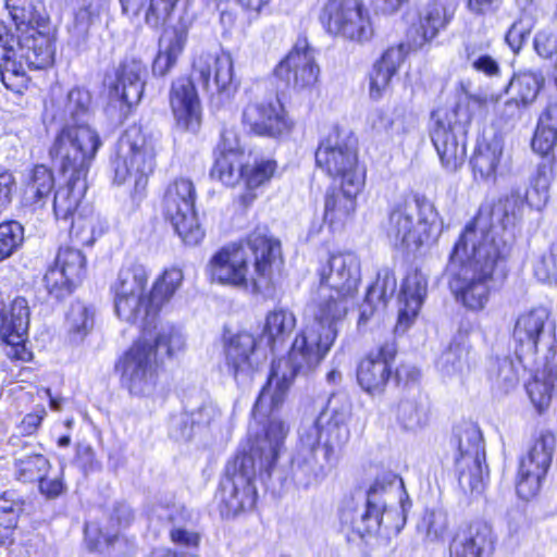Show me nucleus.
Wrapping results in <instances>:
<instances>
[{
  "instance_id": "obj_1",
  "label": "nucleus",
  "mask_w": 557,
  "mask_h": 557,
  "mask_svg": "<svg viewBox=\"0 0 557 557\" xmlns=\"http://www.w3.org/2000/svg\"><path fill=\"white\" fill-rule=\"evenodd\" d=\"M352 298L329 287L318 286L308 307L305 327L294 339L288 359L273 362L268 382L260 391L252 410L255 420L261 422L268 418V421L255 434L249 450L236 455L226 465L225 476L221 482L220 496L227 515L235 516L255 507L257 473L260 476L271 475L289 431V426L275 412L285 401L296 374L317 367L330 351Z\"/></svg>"
},
{
  "instance_id": "obj_2",
  "label": "nucleus",
  "mask_w": 557,
  "mask_h": 557,
  "mask_svg": "<svg viewBox=\"0 0 557 557\" xmlns=\"http://www.w3.org/2000/svg\"><path fill=\"white\" fill-rule=\"evenodd\" d=\"M522 206L518 193H511L496 203L481 206L455 244L447 264L448 285L456 299L468 309L485 307L493 275L509 256L510 247L497 236L495 223H513Z\"/></svg>"
},
{
  "instance_id": "obj_3",
  "label": "nucleus",
  "mask_w": 557,
  "mask_h": 557,
  "mask_svg": "<svg viewBox=\"0 0 557 557\" xmlns=\"http://www.w3.org/2000/svg\"><path fill=\"white\" fill-rule=\"evenodd\" d=\"M350 416L348 400L333 395L314 420L301 423L292 459V476L297 486H317L337 465L350 438Z\"/></svg>"
},
{
  "instance_id": "obj_4",
  "label": "nucleus",
  "mask_w": 557,
  "mask_h": 557,
  "mask_svg": "<svg viewBox=\"0 0 557 557\" xmlns=\"http://www.w3.org/2000/svg\"><path fill=\"white\" fill-rule=\"evenodd\" d=\"M283 264L281 243L265 232L256 231L246 244L223 247L210 260L212 281L252 293L271 296L274 273Z\"/></svg>"
},
{
  "instance_id": "obj_5",
  "label": "nucleus",
  "mask_w": 557,
  "mask_h": 557,
  "mask_svg": "<svg viewBox=\"0 0 557 557\" xmlns=\"http://www.w3.org/2000/svg\"><path fill=\"white\" fill-rule=\"evenodd\" d=\"M184 346L183 334L171 325L162 326L158 332L141 333L116 363L122 386L135 397L152 396L158 384V349L164 348L168 356H173Z\"/></svg>"
},
{
  "instance_id": "obj_6",
  "label": "nucleus",
  "mask_w": 557,
  "mask_h": 557,
  "mask_svg": "<svg viewBox=\"0 0 557 557\" xmlns=\"http://www.w3.org/2000/svg\"><path fill=\"white\" fill-rule=\"evenodd\" d=\"M494 100L493 97L469 95L466 103L458 102L449 110L433 112L430 137L441 164L447 172H456L465 163L468 127L472 120L470 103L481 107Z\"/></svg>"
},
{
  "instance_id": "obj_7",
  "label": "nucleus",
  "mask_w": 557,
  "mask_h": 557,
  "mask_svg": "<svg viewBox=\"0 0 557 557\" xmlns=\"http://www.w3.org/2000/svg\"><path fill=\"white\" fill-rule=\"evenodd\" d=\"M157 140L151 134L132 127L120 138L111 161L113 182H132L136 190L144 189L156 168Z\"/></svg>"
},
{
  "instance_id": "obj_8",
  "label": "nucleus",
  "mask_w": 557,
  "mask_h": 557,
  "mask_svg": "<svg viewBox=\"0 0 557 557\" xmlns=\"http://www.w3.org/2000/svg\"><path fill=\"white\" fill-rule=\"evenodd\" d=\"M315 163L341 186H350L351 191L362 189L364 171L358 161V150L352 138L337 128L331 131L315 150Z\"/></svg>"
},
{
  "instance_id": "obj_9",
  "label": "nucleus",
  "mask_w": 557,
  "mask_h": 557,
  "mask_svg": "<svg viewBox=\"0 0 557 557\" xmlns=\"http://www.w3.org/2000/svg\"><path fill=\"white\" fill-rule=\"evenodd\" d=\"M451 444L457 449L455 463L459 487L465 494H482L485 488L487 471L483 469L485 450L479 426L472 422L458 424L454 429Z\"/></svg>"
},
{
  "instance_id": "obj_10",
  "label": "nucleus",
  "mask_w": 557,
  "mask_h": 557,
  "mask_svg": "<svg viewBox=\"0 0 557 557\" xmlns=\"http://www.w3.org/2000/svg\"><path fill=\"white\" fill-rule=\"evenodd\" d=\"M101 141L88 124L65 125L57 135L49 154L60 171L70 176H87Z\"/></svg>"
},
{
  "instance_id": "obj_11",
  "label": "nucleus",
  "mask_w": 557,
  "mask_h": 557,
  "mask_svg": "<svg viewBox=\"0 0 557 557\" xmlns=\"http://www.w3.org/2000/svg\"><path fill=\"white\" fill-rule=\"evenodd\" d=\"M195 185L185 177L175 178L170 183L162 200L164 218L187 245L199 244L205 235L195 212Z\"/></svg>"
},
{
  "instance_id": "obj_12",
  "label": "nucleus",
  "mask_w": 557,
  "mask_h": 557,
  "mask_svg": "<svg viewBox=\"0 0 557 557\" xmlns=\"http://www.w3.org/2000/svg\"><path fill=\"white\" fill-rule=\"evenodd\" d=\"M327 33L363 42L373 35L368 10L359 0H329L320 14Z\"/></svg>"
},
{
  "instance_id": "obj_13",
  "label": "nucleus",
  "mask_w": 557,
  "mask_h": 557,
  "mask_svg": "<svg viewBox=\"0 0 557 557\" xmlns=\"http://www.w3.org/2000/svg\"><path fill=\"white\" fill-rule=\"evenodd\" d=\"M403 487V480L393 472L377 475L368 490L364 510L351 522L352 529L361 537L377 534L382 527L391 530L387 520L397 512L388 508L385 497Z\"/></svg>"
},
{
  "instance_id": "obj_14",
  "label": "nucleus",
  "mask_w": 557,
  "mask_h": 557,
  "mask_svg": "<svg viewBox=\"0 0 557 557\" xmlns=\"http://www.w3.org/2000/svg\"><path fill=\"white\" fill-rule=\"evenodd\" d=\"M385 231L394 246L416 250L430 239L432 225L418 216L417 203L401 200L393 206Z\"/></svg>"
},
{
  "instance_id": "obj_15",
  "label": "nucleus",
  "mask_w": 557,
  "mask_h": 557,
  "mask_svg": "<svg viewBox=\"0 0 557 557\" xmlns=\"http://www.w3.org/2000/svg\"><path fill=\"white\" fill-rule=\"evenodd\" d=\"M319 73L314 50L307 39H298L274 70L278 79L296 89L313 86L318 81Z\"/></svg>"
},
{
  "instance_id": "obj_16",
  "label": "nucleus",
  "mask_w": 557,
  "mask_h": 557,
  "mask_svg": "<svg viewBox=\"0 0 557 557\" xmlns=\"http://www.w3.org/2000/svg\"><path fill=\"white\" fill-rule=\"evenodd\" d=\"M253 335L243 332L232 336L225 344V366L238 386H248L262 361L256 350Z\"/></svg>"
},
{
  "instance_id": "obj_17",
  "label": "nucleus",
  "mask_w": 557,
  "mask_h": 557,
  "mask_svg": "<svg viewBox=\"0 0 557 557\" xmlns=\"http://www.w3.org/2000/svg\"><path fill=\"white\" fill-rule=\"evenodd\" d=\"M29 311L24 298L13 301L10 314L0 299V346L11 359L27 360L30 356L25 347Z\"/></svg>"
},
{
  "instance_id": "obj_18",
  "label": "nucleus",
  "mask_w": 557,
  "mask_h": 557,
  "mask_svg": "<svg viewBox=\"0 0 557 557\" xmlns=\"http://www.w3.org/2000/svg\"><path fill=\"white\" fill-rule=\"evenodd\" d=\"M319 286L355 297L361 282V263L351 252L333 255L318 270Z\"/></svg>"
},
{
  "instance_id": "obj_19",
  "label": "nucleus",
  "mask_w": 557,
  "mask_h": 557,
  "mask_svg": "<svg viewBox=\"0 0 557 557\" xmlns=\"http://www.w3.org/2000/svg\"><path fill=\"white\" fill-rule=\"evenodd\" d=\"M147 66L138 59H125L115 72V81L109 86V99L111 104L119 106L124 111L138 103L144 94Z\"/></svg>"
},
{
  "instance_id": "obj_20",
  "label": "nucleus",
  "mask_w": 557,
  "mask_h": 557,
  "mask_svg": "<svg viewBox=\"0 0 557 557\" xmlns=\"http://www.w3.org/2000/svg\"><path fill=\"white\" fill-rule=\"evenodd\" d=\"M193 73L211 95L230 97L237 90L233 60L227 53L200 55L194 63Z\"/></svg>"
},
{
  "instance_id": "obj_21",
  "label": "nucleus",
  "mask_w": 557,
  "mask_h": 557,
  "mask_svg": "<svg viewBox=\"0 0 557 557\" xmlns=\"http://www.w3.org/2000/svg\"><path fill=\"white\" fill-rule=\"evenodd\" d=\"M243 123L261 136L277 137L289 129L285 110L277 97L255 99L243 111Z\"/></svg>"
},
{
  "instance_id": "obj_22",
  "label": "nucleus",
  "mask_w": 557,
  "mask_h": 557,
  "mask_svg": "<svg viewBox=\"0 0 557 557\" xmlns=\"http://www.w3.org/2000/svg\"><path fill=\"white\" fill-rule=\"evenodd\" d=\"M169 101L176 127L185 132H197L201 123V109L190 77L181 76L173 81Z\"/></svg>"
},
{
  "instance_id": "obj_23",
  "label": "nucleus",
  "mask_w": 557,
  "mask_h": 557,
  "mask_svg": "<svg viewBox=\"0 0 557 557\" xmlns=\"http://www.w3.org/2000/svg\"><path fill=\"white\" fill-rule=\"evenodd\" d=\"M548 312L544 308H535L517 318L512 337L516 343L515 355L527 359V366H533L537 352V344L544 332Z\"/></svg>"
},
{
  "instance_id": "obj_24",
  "label": "nucleus",
  "mask_w": 557,
  "mask_h": 557,
  "mask_svg": "<svg viewBox=\"0 0 557 557\" xmlns=\"http://www.w3.org/2000/svg\"><path fill=\"white\" fill-rule=\"evenodd\" d=\"M397 349L394 342H387L374 354L363 359L358 368L357 379L368 393L381 392L392 374V363Z\"/></svg>"
},
{
  "instance_id": "obj_25",
  "label": "nucleus",
  "mask_w": 557,
  "mask_h": 557,
  "mask_svg": "<svg viewBox=\"0 0 557 557\" xmlns=\"http://www.w3.org/2000/svg\"><path fill=\"white\" fill-rule=\"evenodd\" d=\"M492 527L485 521H474L454 537L450 557H488L494 549Z\"/></svg>"
},
{
  "instance_id": "obj_26",
  "label": "nucleus",
  "mask_w": 557,
  "mask_h": 557,
  "mask_svg": "<svg viewBox=\"0 0 557 557\" xmlns=\"http://www.w3.org/2000/svg\"><path fill=\"white\" fill-rule=\"evenodd\" d=\"M428 292V280L419 271L409 273L401 285L399 295L398 319L396 332L406 330L416 320Z\"/></svg>"
},
{
  "instance_id": "obj_27",
  "label": "nucleus",
  "mask_w": 557,
  "mask_h": 557,
  "mask_svg": "<svg viewBox=\"0 0 557 557\" xmlns=\"http://www.w3.org/2000/svg\"><path fill=\"white\" fill-rule=\"evenodd\" d=\"M114 307L121 320L133 324L140 322L143 333L159 331L156 323L159 311L150 295L131 294L122 296V294H114Z\"/></svg>"
},
{
  "instance_id": "obj_28",
  "label": "nucleus",
  "mask_w": 557,
  "mask_h": 557,
  "mask_svg": "<svg viewBox=\"0 0 557 557\" xmlns=\"http://www.w3.org/2000/svg\"><path fill=\"white\" fill-rule=\"evenodd\" d=\"M476 363L475 352L467 337L457 335L437 360V369L443 376L462 377Z\"/></svg>"
},
{
  "instance_id": "obj_29",
  "label": "nucleus",
  "mask_w": 557,
  "mask_h": 557,
  "mask_svg": "<svg viewBox=\"0 0 557 557\" xmlns=\"http://www.w3.org/2000/svg\"><path fill=\"white\" fill-rule=\"evenodd\" d=\"M218 406L209 398H203L197 405L189 403L185 412L171 421V433L176 438L188 440L195 426H208L220 417Z\"/></svg>"
},
{
  "instance_id": "obj_30",
  "label": "nucleus",
  "mask_w": 557,
  "mask_h": 557,
  "mask_svg": "<svg viewBox=\"0 0 557 557\" xmlns=\"http://www.w3.org/2000/svg\"><path fill=\"white\" fill-rule=\"evenodd\" d=\"M407 52V47L399 44L386 49L380 60L374 63L370 74V97L372 99H380L389 87L392 77L397 73Z\"/></svg>"
},
{
  "instance_id": "obj_31",
  "label": "nucleus",
  "mask_w": 557,
  "mask_h": 557,
  "mask_svg": "<svg viewBox=\"0 0 557 557\" xmlns=\"http://www.w3.org/2000/svg\"><path fill=\"white\" fill-rule=\"evenodd\" d=\"M188 37L185 26H175L164 33L160 39L159 52L152 64L154 76H165L176 64Z\"/></svg>"
},
{
  "instance_id": "obj_32",
  "label": "nucleus",
  "mask_w": 557,
  "mask_h": 557,
  "mask_svg": "<svg viewBox=\"0 0 557 557\" xmlns=\"http://www.w3.org/2000/svg\"><path fill=\"white\" fill-rule=\"evenodd\" d=\"M87 190L86 176H70L65 185L60 186L53 198V211L57 219L67 220L76 214Z\"/></svg>"
},
{
  "instance_id": "obj_33",
  "label": "nucleus",
  "mask_w": 557,
  "mask_h": 557,
  "mask_svg": "<svg viewBox=\"0 0 557 557\" xmlns=\"http://www.w3.org/2000/svg\"><path fill=\"white\" fill-rule=\"evenodd\" d=\"M20 54L25 59L29 70H41L50 66L53 62L54 50L49 35L34 30L17 42Z\"/></svg>"
},
{
  "instance_id": "obj_34",
  "label": "nucleus",
  "mask_w": 557,
  "mask_h": 557,
  "mask_svg": "<svg viewBox=\"0 0 557 557\" xmlns=\"http://www.w3.org/2000/svg\"><path fill=\"white\" fill-rule=\"evenodd\" d=\"M361 189L351 191L350 186H341L338 190L329 193L325 197L324 221L330 227H342L356 209V197Z\"/></svg>"
},
{
  "instance_id": "obj_35",
  "label": "nucleus",
  "mask_w": 557,
  "mask_h": 557,
  "mask_svg": "<svg viewBox=\"0 0 557 557\" xmlns=\"http://www.w3.org/2000/svg\"><path fill=\"white\" fill-rule=\"evenodd\" d=\"M455 14V5H446L443 2L435 1L426 5L420 14L419 39H414L416 47H422L424 44L434 39L437 34L444 29L451 21Z\"/></svg>"
},
{
  "instance_id": "obj_36",
  "label": "nucleus",
  "mask_w": 557,
  "mask_h": 557,
  "mask_svg": "<svg viewBox=\"0 0 557 557\" xmlns=\"http://www.w3.org/2000/svg\"><path fill=\"white\" fill-rule=\"evenodd\" d=\"M503 157V144L494 138L481 144L471 159L472 171L475 178L484 182H494Z\"/></svg>"
},
{
  "instance_id": "obj_37",
  "label": "nucleus",
  "mask_w": 557,
  "mask_h": 557,
  "mask_svg": "<svg viewBox=\"0 0 557 557\" xmlns=\"http://www.w3.org/2000/svg\"><path fill=\"white\" fill-rule=\"evenodd\" d=\"M527 359L519 358L516 355V359L511 357L497 358L488 370V376L496 388L504 393H508L513 389L520 379V372L522 370H531L533 366H527Z\"/></svg>"
},
{
  "instance_id": "obj_38",
  "label": "nucleus",
  "mask_w": 557,
  "mask_h": 557,
  "mask_svg": "<svg viewBox=\"0 0 557 557\" xmlns=\"http://www.w3.org/2000/svg\"><path fill=\"white\" fill-rule=\"evenodd\" d=\"M296 326V317L285 308H275L265 317L263 334L271 346L282 344L289 337Z\"/></svg>"
},
{
  "instance_id": "obj_39",
  "label": "nucleus",
  "mask_w": 557,
  "mask_h": 557,
  "mask_svg": "<svg viewBox=\"0 0 557 557\" xmlns=\"http://www.w3.org/2000/svg\"><path fill=\"white\" fill-rule=\"evenodd\" d=\"M54 187V176L50 169L36 165L29 175L24 190L27 205L41 207Z\"/></svg>"
},
{
  "instance_id": "obj_40",
  "label": "nucleus",
  "mask_w": 557,
  "mask_h": 557,
  "mask_svg": "<svg viewBox=\"0 0 557 557\" xmlns=\"http://www.w3.org/2000/svg\"><path fill=\"white\" fill-rule=\"evenodd\" d=\"M95 310L81 300L71 304L66 313V326L72 342L78 343L92 330Z\"/></svg>"
},
{
  "instance_id": "obj_41",
  "label": "nucleus",
  "mask_w": 557,
  "mask_h": 557,
  "mask_svg": "<svg viewBox=\"0 0 557 557\" xmlns=\"http://www.w3.org/2000/svg\"><path fill=\"white\" fill-rule=\"evenodd\" d=\"M555 448V436L550 432H542L530 446L527 455L521 459L522 467L533 468L547 473Z\"/></svg>"
},
{
  "instance_id": "obj_42",
  "label": "nucleus",
  "mask_w": 557,
  "mask_h": 557,
  "mask_svg": "<svg viewBox=\"0 0 557 557\" xmlns=\"http://www.w3.org/2000/svg\"><path fill=\"white\" fill-rule=\"evenodd\" d=\"M555 448V436L550 432H542L530 446L527 455L521 459L522 467L533 468L547 473Z\"/></svg>"
},
{
  "instance_id": "obj_43",
  "label": "nucleus",
  "mask_w": 557,
  "mask_h": 557,
  "mask_svg": "<svg viewBox=\"0 0 557 557\" xmlns=\"http://www.w3.org/2000/svg\"><path fill=\"white\" fill-rule=\"evenodd\" d=\"M428 401L424 396L418 394L401 399L397 407V420L406 430H417L428 422Z\"/></svg>"
},
{
  "instance_id": "obj_44",
  "label": "nucleus",
  "mask_w": 557,
  "mask_h": 557,
  "mask_svg": "<svg viewBox=\"0 0 557 557\" xmlns=\"http://www.w3.org/2000/svg\"><path fill=\"white\" fill-rule=\"evenodd\" d=\"M148 272L145 265L132 262L120 270L112 288L114 294H122V296L146 294Z\"/></svg>"
},
{
  "instance_id": "obj_45",
  "label": "nucleus",
  "mask_w": 557,
  "mask_h": 557,
  "mask_svg": "<svg viewBox=\"0 0 557 557\" xmlns=\"http://www.w3.org/2000/svg\"><path fill=\"white\" fill-rule=\"evenodd\" d=\"M556 383L557 371L545 369L527 384L529 397L540 412L549 406Z\"/></svg>"
},
{
  "instance_id": "obj_46",
  "label": "nucleus",
  "mask_w": 557,
  "mask_h": 557,
  "mask_svg": "<svg viewBox=\"0 0 557 557\" xmlns=\"http://www.w3.org/2000/svg\"><path fill=\"white\" fill-rule=\"evenodd\" d=\"M244 159V154L218 156L211 170V176L226 186H235L245 176Z\"/></svg>"
},
{
  "instance_id": "obj_47",
  "label": "nucleus",
  "mask_w": 557,
  "mask_h": 557,
  "mask_svg": "<svg viewBox=\"0 0 557 557\" xmlns=\"http://www.w3.org/2000/svg\"><path fill=\"white\" fill-rule=\"evenodd\" d=\"M544 82L545 77L541 71L524 70L513 76L510 88L516 92L517 100L529 104L536 99Z\"/></svg>"
},
{
  "instance_id": "obj_48",
  "label": "nucleus",
  "mask_w": 557,
  "mask_h": 557,
  "mask_svg": "<svg viewBox=\"0 0 557 557\" xmlns=\"http://www.w3.org/2000/svg\"><path fill=\"white\" fill-rule=\"evenodd\" d=\"M53 264L78 284L86 273L85 255L71 246L60 247Z\"/></svg>"
},
{
  "instance_id": "obj_49",
  "label": "nucleus",
  "mask_w": 557,
  "mask_h": 557,
  "mask_svg": "<svg viewBox=\"0 0 557 557\" xmlns=\"http://www.w3.org/2000/svg\"><path fill=\"white\" fill-rule=\"evenodd\" d=\"M418 531L429 542L442 540L448 530V515L442 508L426 509L417 524Z\"/></svg>"
},
{
  "instance_id": "obj_50",
  "label": "nucleus",
  "mask_w": 557,
  "mask_h": 557,
  "mask_svg": "<svg viewBox=\"0 0 557 557\" xmlns=\"http://www.w3.org/2000/svg\"><path fill=\"white\" fill-rule=\"evenodd\" d=\"M184 275L182 270L171 268L163 272V274L154 282L150 292V297L153 304L157 305L158 311L162 305L169 301L175 292L181 287Z\"/></svg>"
},
{
  "instance_id": "obj_51",
  "label": "nucleus",
  "mask_w": 557,
  "mask_h": 557,
  "mask_svg": "<svg viewBox=\"0 0 557 557\" xmlns=\"http://www.w3.org/2000/svg\"><path fill=\"white\" fill-rule=\"evenodd\" d=\"M90 104L91 96L87 89L76 87L70 90L64 108L65 114L70 116L66 125L88 124Z\"/></svg>"
},
{
  "instance_id": "obj_52",
  "label": "nucleus",
  "mask_w": 557,
  "mask_h": 557,
  "mask_svg": "<svg viewBox=\"0 0 557 557\" xmlns=\"http://www.w3.org/2000/svg\"><path fill=\"white\" fill-rule=\"evenodd\" d=\"M16 478L23 482H36L47 474L50 463L40 453L15 458Z\"/></svg>"
},
{
  "instance_id": "obj_53",
  "label": "nucleus",
  "mask_w": 557,
  "mask_h": 557,
  "mask_svg": "<svg viewBox=\"0 0 557 557\" xmlns=\"http://www.w3.org/2000/svg\"><path fill=\"white\" fill-rule=\"evenodd\" d=\"M70 234L78 244L91 245L95 242L96 215L90 206H84L71 216Z\"/></svg>"
},
{
  "instance_id": "obj_54",
  "label": "nucleus",
  "mask_w": 557,
  "mask_h": 557,
  "mask_svg": "<svg viewBox=\"0 0 557 557\" xmlns=\"http://www.w3.org/2000/svg\"><path fill=\"white\" fill-rule=\"evenodd\" d=\"M397 282L391 269H382L377 272L376 281L367 292L366 302L372 306L375 301L385 305L396 290Z\"/></svg>"
},
{
  "instance_id": "obj_55",
  "label": "nucleus",
  "mask_w": 557,
  "mask_h": 557,
  "mask_svg": "<svg viewBox=\"0 0 557 557\" xmlns=\"http://www.w3.org/2000/svg\"><path fill=\"white\" fill-rule=\"evenodd\" d=\"M77 284L53 263L44 275L45 288L55 299H63L71 295Z\"/></svg>"
},
{
  "instance_id": "obj_56",
  "label": "nucleus",
  "mask_w": 557,
  "mask_h": 557,
  "mask_svg": "<svg viewBox=\"0 0 557 557\" xmlns=\"http://www.w3.org/2000/svg\"><path fill=\"white\" fill-rule=\"evenodd\" d=\"M24 242V228L16 221L0 224V262L11 257Z\"/></svg>"
},
{
  "instance_id": "obj_57",
  "label": "nucleus",
  "mask_w": 557,
  "mask_h": 557,
  "mask_svg": "<svg viewBox=\"0 0 557 557\" xmlns=\"http://www.w3.org/2000/svg\"><path fill=\"white\" fill-rule=\"evenodd\" d=\"M545 472H540L533 468L519 466L516 490L521 499L530 500L537 495L545 478Z\"/></svg>"
},
{
  "instance_id": "obj_58",
  "label": "nucleus",
  "mask_w": 557,
  "mask_h": 557,
  "mask_svg": "<svg viewBox=\"0 0 557 557\" xmlns=\"http://www.w3.org/2000/svg\"><path fill=\"white\" fill-rule=\"evenodd\" d=\"M24 510V500L13 491L4 492L0 497V520L2 530H13L17 524V519Z\"/></svg>"
},
{
  "instance_id": "obj_59",
  "label": "nucleus",
  "mask_w": 557,
  "mask_h": 557,
  "mask_svg": "<svg viewBox=\"0 0 557 557\" xmlns=\"http://www.w3.org/2000/svg\"><path fill=\"white\" fill-rule=\"evenodd\" d=\"M533 272L542 283L549 285L557 283V240L534 261Z\"/></svg>"
},
{
  "instance_id": "obj_60",
  "label": "nucleus",
  "mask_w": 557,
  "mask_h": 557,
  "mask_svg": "<svg viewBox=\"0 0 557 557\" xmlns=\"http://www.w3.org/2000/svg\"><path fill=\"white\" fill-rule=\"evenodd\" d=\"M550 178L544 171H539L530 188L525 191V200L530 207L541 210L549 199Z\"/></svg>"
},
{
  "instance_id": "obj_61",
  "label": "nucleus",
  "mask_w": 557,
  "mask_h": 557,
  "mask_svg": "<svg viewBox=\"0 0 557 557\" xmlns=\"http://www.w3.org/2000/svg\"><path fill=\"white\" fill-rule=\"evenodd\" d=\"M276 169V163L272 160H263L255 164L252 168L245 169V185L247 189H256L262 184L270 181Z\"/></svg>"
},
{
  "instance_id": "obj_62",
  "label": "nucleus",
  "mask_w": 557,
  "mask_h": 557,
  "mask_svg": "<svg viewBox=\"0 0 557 557\" xmlns=\"http://www.w3.org/2000/svg\"><path fill=\"white\" fill-rule=\"evenodd\" d=\"M85 537L92 549H103L104 547H113L116 544H122L123 540L117 532H103L94 523L85 525Z\"/></svg>"
},
{
  "instance_id": "obj_63",
  "label": "nucleus",
  "mask_w": 557,
  "mask_h": 557,
  "mask_svg": "<svg viewBox=\"0 0 557 557\" xmlns=\"http://www.w3.org/2000/svg\"><path fill=\"white\" fill-rule=\"evenodd\" d=\"M120 2L123 12L129 16H138L144 12L145 23L149 27L158 28L168 21V18H163L157 23L151 22L150 17L153 13L151 9L152 4H154V0H120Z\"/></svg>"
},
{
  "instance_id": "obj_64",
  "label": "nucleus",
  "mask_w": 557,
  "mask_h": 557,
  "mask_svg": "<svg viewBox=\"0 0 557 557\" xmlns=\"http://www.w3.org/2000/svg\"><path fill=\"white\" fill-rule=\"evenodd\" d=\"M533 45L540 57L549 59L557 53V33L550 30L540 32L535 35Z\"/></svg>"
}]
</instances>
